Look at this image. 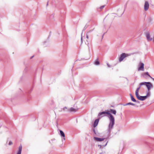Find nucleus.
<instances>
[{
	"label": "nucleus",
	"instance_id": "obj_12",
	"mask_svg": "<svg viewBox=\"0 0 154 154\" xmlns=\"http://www.w3.org/2000/svg\"><path fill=\"white\" fill-rule=\"evenodd\" d=\"M143 85H144V84L143 83V82L140 83V84H139V87L136 90L135 92L138 93L139 90L140 89V88L141 86Z\"/></svg>",
	"mask_w": 154,
	"mask_h": 154
},
{
	"label": "nucleus",
	"instance_id": "obj_39",
	"mask_svg": "<svg viewBox=\"0 0 154 154\" xmlns=\"http://www.w3.org/2000/svg\"><path fill=\"white\" fill-rule=\"evenodd\" d=\"M125 7H126V5H125Z\"/></svg>",
	"mask_w": 154,
	"mask_h": 154
},
{
	"label": "nucleus",
	"instance_id": "obj_32",
	"mask_svg": "<svg viewBox=\"0 0 154 154\" xmlns=\"http://www.w3.org/2000/svg\"><path fill=\"white\" fill-rule=\"evenodd\" d=\"M153 41L154 42V36L153 37Z\"/></svg>",
	"mask_w": 154,
	"mask_h": 154
},
{
	"label": "nucleus",
	"instance_id": "obj_18",
	"mask_svg": "<svg viewBox=\"0 0 154 154\" xmlns=\"http://www.w3.org/2000/svg\"><path fill=\"white\" fill-rule=\"evenodd\" d=\"M144 75H147L149 77H150L151 79H152V78L151 77L150 75H149V73L148 72H146L144 73Z\"/></svg>",
	"mask_w": 154,
	"mask_h": 154
},
{
	"label": "nucleus",
	"instance_id": "obj_11",
	"mask_svg": "<svg viewBox=\"0 0 154 154\" xmlns=\"http://www.w3.org/2000/svg\"><path fill=\"white\" fill-rule=\"evenodd\" d=\"M94 139H95L96 140L98 141H101L103 140L104 139H105L104 138H98L97 137H94Z\"/></svg>",
	"mask_w": 154,
	"mask_h": 154
},
{
	"label": "nucleus",
	"instance_id": "obj_37",
	"mask_svg": "<svg viewBox=\"0 0 154 154\" xmlns=\"http://www.w3.org/2000/svg\"><path fill=\"white\" fill-rule=\"evenodd\" d=\"M152 79L154 81V78H152Z\"/></svg>",
	"mask_w": 154,
	"mask_h": 154
},
{
	"label": "nucleus",
	"instance_id": "obj_2",
	"mask_svg": "<svg viewBox=\"0 0 154 154\" xmlns=\"http://www.w3.org/2000/svg\"><path fill=\"white\" fill-rule=\"evenodd\" d=\"M143 83L144 85H145L147 87L148 91H150L151 88L153 87L152 84L150 82H143Z\"/></svg>",
	"mask_w": 154,
	"mask_h": 154
},
{
	"label": "nucleus",
	"instance_id": "obj_31",
	"mask_svg": "<svg viewBox=\"0 0 154 154\" xmlns=\"http://www.w3.org/2000/svg\"><path fill=\"white\" fill-rule=\"evenodd\" d=\"M99 154H104V153L102 152V153H100Z\"/></svg>",
	"mask_w": 154,
	"mask_h": 154
},
{
	"label": "nucleus",
	"instance_id": "obj_25",
	"mask_svg": "<svg viewBox=\"0 0 154 154\" xmlns=\"http://www.w3.org/2000/svg\"><path fill=\"white\" fill-rule=\"evenodd\" d=\"M12 142L11 141H10L9 142V145H12Z\"/></svg>",
	"mask_w": 154,
	"mask_h": 154
},
{
	"label": "nucleus",
	"instance_id": "obj_21",
	"mask_svg": "<svg viewBox=\"0 0 154 154\" xmlns=\"http://www.w3.org/2000/svg\"><path fill=\"white\" fill-rule=\"evenodd\" d=\"M150 95V92H149V91H148V92L147 93L146 96H147V97H148Z\"/></svg>",
	"mask_w": 154,
	"mask_h": 154
},
{
	"label": "nucleus",
	"instance_id": "obj_7",
	"mask_svg": "<svg viewBox=\"0 0 154 154\" xmlns=\"http://www.w3.org/2000/svg\"><path fill=\"white\" fill-rule=\"evenodd\" d=\"M78 110V109H75L73 107H71L70 109H68L67 111L69 112H76Z\"/></svg>",
	"mask_w": 154,
	"mask_h": 154
},
{
	"label": "nucleus",
	"instance_id": "obj_9",
	"mask_svg": "<svg viewBox=\"0 0 154 154\" xmlns=\"http://www.w3.org/2000/svg\"><path fill=\"white\" fill-rule=\"evenodd\" d=\"M22 146L21 145H20L19 146L18 150L17 152V154H21L22 149Z\"/></svg>",
	"mask_w": 154,
	"mask_h": 154
},
{
	"label": "nucleus",
	"instance_id": "obj_35",
	"mask_svg": "<svg viewBox=\"0 0 154 154\" xmlns=\"http://www.w3.org/2000/svg\"><path fill=\"white\" fill-rule=\"evenodd\" d=\"M86 29V28H85V27L84 28V29Z\"/></svg>",
	"mask_w": 154,
	"mask_h": 154
},
{
	"label": "nucleus",
	"instance_id": "obj_28",
	"mask_svg": "<svg viewBox=\"0 0 154 154\" xmlns=\"http://www.w3.org/2000/svg\"><path fill=\"white\" fill-rule=\"evenodd\" d=\"M135 102H136L137 103H140V102L138 101V100H136V101H135Z\"/></svg>",
	"mask_w": 154,
	"mask_h": 154
},
{
	"label": "nucleus",
	"instance_id": "obj_24",
	"mask_svg": "<svg viewBox=\"0 0 154 154\" xmlns=\"http://www.w3.org/2000/svg\"><path fill=\"white\" fill-rule=\"evenodd\" d=\"M105 7L104 5H103L100 7V8L101 9H103Z\"/></svg>",
	"mask_w": 154,
	"mask_h": 154
},
{
	"label": "nucleus",
	"instance_id": "obj_30",
	"mask_svg": "<svg viewBox=\"0 0 154 154\" xmlns=\"http://www.w3.org/2000/svg\"><path fill=\"white\" fill-rule=\"evenodd\" d=\"M33 57H34V56H32L31 57L30 59H32Z\"/></svg>",
	"mask_w": 154,
	"mask_h": 154
},
{
	"label": "nucleus",
	"instance_id": "obj_8",
	"mask_svg": "<svg viewBox=\"0 0 154 154\" xmlns=\"http://www.w3.org/2000/svg\"><path fill=\"white\" fill-rule=\"evenodd\" d=\"M146 39L148 41H151L152 40V38H151L149 33H147L146 34Z\"/></svg>",
	"mask_w": 154,
	"mask_h": 154
},
{
	"label": "nucleus",
	"instance_id": "obj_20",
	"mask_svg": "<svg viewBox=\"0 0 154 154\" xmlns=\"http://www.w3.org/2000/svg\"><path fill=\"white\" fill-rule=\"evenodd\" d=\"M92 130L93 131L95 134H97V131H96L94 128H93L92 129Z\"/></svg>",
	"mask_w": 154,
	"mask_h": 154
},
{
	"label": "nucleus",
	"instance_id": "obj_36",
	"mask_svg": "<svg viewBox=\"0 0 154 154\" xmlns=\"http://www.w3.org/2000/svg\"><path fill=\"white\" fill-rule=\"evenodd\" d=\"M81 40L82 41V37H81Z\"/></svg>",
	"mask_w": 154,
	"mask_h": 154
},
{
	"label": "nucleus",
	"instance_id": "obj_27",
	"mask_svg": "<svg viewBox=\"0 0 154 154\" xmlns=\"http://www.w3.org/2000/svg\"><path fill=\"white\" fill-rule=\"evenodd\" d=\"M67 109V108L66 107H65L63 108V110H65V109Z\"/></svg>",
	"mask_w": 154,
	"mask_h": 154
},
{
	"label": "nucleus",
	"instance_id": "obj_13",
	"mask_svg": "<svg viewBox=\"0 0 154 154\" xmlns=\"http://www.w3.org/2000/svg\"><path fill=\"white\" fill-rule=\"evenodd\" d=\"M109 112H110L113 114L116 115V110L113 109H110L109 111Z\"/></svg>",
	"mask_w": 154,
	"mask_h": 154
},
{
	"label": "nucleus",
	"instance_id": "obj_14",
	"mask_svg": "<svg viewBox=\"0 0 154 154\" xmlns=\"http://www.w3.org/2000/svg\"><path fill=\"white\" fill-rule=\"evenodd\" d=\"M130 96L131 97V100L133 102L136 101V100L135 99L134 97L131 94H130Z\"/></svg>",
	"mask_w": 154,
	"mask_h": 154
},
{
	"label": "nucleus",
	"instance_id": "obj_15",
	"mask_svg": "<svg viewBox=\"0 0 154 154\" xmlns=\"http://www.w3.org/2000/svg\"><path fill=\"white\" fill-rule=\"evenodd\" d=\"M94 64L96 65H99L100 64V62L98 61V59L97 58L94 62Z\"/></svg>",
	"mask_w": 154,
	"mask_h": 154
},
{
	"label": "nucleus",
	"instance_id": "obj_6",
	"mask_svg": "<svg viewBox=\"0 0 154 154\" xmlns=\"http://www.w3.org/2000/svg\"><path fill=\"white\" fill-rule=\"evenodd\" d=\"M149 4L147 1L145 2L144 4V10L145 11H147L149 8Z\"/></svg>",
	"mask_w": 154,
	"mask_h": 154
},
{
	"label": "nucleus",
	"instance_id": "obj_3",
	"mask_svg": "<svg viewBox=\"0 0 154 154\" xmlns=\"http://www.w3.org/2000/svg\"><path fill=\"white\" fill-rule=\"evenodd\" d=\"M131 55V54H126L125 53H122L120 55V57L119 59V62H121L123 59L125 57L130 56Z\"/></svg>",
	"mask_w": 154,
	"mask_h": 154
},
{
	"label": "nucleus",
	"instance_id": "obj_5",
	"mask_svg": "<svg viewBox=\"0 0 154 154\" xmlns=\"http://www.w3.org/2000/svg\"><path fill=\"white\" fill-rule=\"evenodd\" d=\"M60 135L62 138V141L63 142V140H65V134L63 131L61 130H60Z\"/></svg>",
	"mask_w": 154,
	"mask_h": 154
},
{
	"label": "nucleus",
	"instance_id": "obj_23",
	"mask_svg": "<svg viewBox=\"0 0 154 154\" xmlns=\"http://www.w3.org/2000/svg\"><path fill=\"white\" fill-rule=\"evenodd\" d=\"M106 64H107V65L108 66V67L110 68L111 67V66L109 64V63H106Z\"/></svg>",
	"mask_w": 154,
	"mask_h": 154
},
{
	"label": "nucleus",
	"instance_id": "obj_34",
	"mask_svg": "<svg viewBox=\"0 0 154 154\" xmlns=\"http://www.w3.org/2000/svg\"><path fill=\"white\" fill-rule=\"evenodd\" d=\"M51 16H52V17H53L54 16V15H52Z\"/></svg>",
	"mask_w": 154,
	"mask_h": 154
},
{
	"label": "nucleus",
	"instance_id": "obj_22",
	"mask_svg": "<svg viewBox=\"0 0 154 154\" xmlns=\"http://www.w3.org/2000/svg\"><path fill=\"white\" fill-rule=\"evenodd\" d=\"M147 96L146 95L145 96H143V100H145L147 98Z\"/></svg>",
	"mask_w": 154,
	"mask_h": 154
},
{
	"label": "nucleus",
	"instance_id": "obj_38",
	"mask_svg": "<svg viewBox=\"0 0 154 154\" xmlns=\"http://www.w3.org/2000/svg\"><path fill=\"white\" fill-rule=\"evenodd\" d=\"M107 144V142L106 143V144L105 145V146H106Z\"/></svg>",
	"mask_w": 154,
	"mask_h": 154
},
{
	"label": "nucleus",
	"instance_id": "obj_4",
	"mask_svg": "<svg viewBox=\"0 0 154 154\" xmlns=\"http://www.w3.org/2000/svg\"><path fill=\"white\" fill-rule=\"evenodd\" d=\"M144 64L143 63H140L138 65V70L139 71L141 70L143 71L144 70Z\"/></svg>",
	"mask_w": 154,
	"mask_h": 154
},
{
	"label": "nucleus",
	"instance_id": "obj_19",
	"mask_svg": "<svg viewBox=\"0 0 154 154\" xmlns=\"http://www.w3.org/2000/svg\"><path fill=\"white\" fill-rule=\"evenodd\" d=\"M139 100H142V101H143V96H140V98L139 99Z\"/></svg>",
	"mask_w": 154,
	"mask_h": 154
},
{
	"label": "nucleus",
	"instance_id": "obj_29",
	"mask_svg": "<svg viewBox=\"0 0 154 154\" xmlns=\"http://www.w3.org/2000/svg\"><path fill=\"white\" fill-rule=\"evenodd\" d=\"M93 29H92V30H90L89 31H88V33H89V32H91L92 31H93Z\"/></svg>",
	"mask_w": 154,
	"mask_h": 154
},
{
	"label": "nucleus",
	"instance_id": "obj_16",
	"mask_svg": "<svg viewBox=\"0 0 154 154\" xmlns=\"http://www.w3.org/2000/svg\"><path fill=\"white\" fill-rule=\"evenodd\" d=\"M135 105V104H134L133 103L130 102V103H127L126 104H124L123 105L124 106H126V105H129L134 106V105Z\"/></svg>",
	"mask_w": 154,
	"mask_h": 154
},
{
	"label": "nucleus",
	"instance_id": "obj_33",
	"mask_svg": "<svg viewBox=\"0 0 154 154\" xmlns=\"http://www.w3.org/2000/svg\"><path fill=\"white\" fill-rule=\"evenodd\" d=\"M48 5V2L47 3V5Z\"/></svg>",
	"mask_w": 154,
	"mask_h": 154
},
{
	"label": "nucleus",
	"instance_id": "obj_1",
	"mask_svg": "<svg viewBox=\"0 0 154 154\" xmlns=\"http://www.w3.org/2000/svg\"><path fill=\"white\" fill-rule=\"evenodd\" d=\"M98 116L100 118L105 116H107L109 118L110 122L108 128V132L109 134H110L112 129L113 128L115 124L114 117L111 113L108 111H103L100 112L98 114Z\"/></svg>",
	"mask_w": 154,
	"mask_h": 154
},
{
	"label": "nucleus",
	"instance_id": "obj_17",
	"mask_svg": "<svg viewBox=\"0 0 154 154\" xmlns=\"http://www.w3.org/2000/svg\"><path fill=\"white\" fill-rule=\"evenodd\" d=\"M135 95L137 98L139 100V99L140 98V96L139 95L138 93L135 92Z\"/></svg>",
	"mask_w": 154,
	"mask_h": 154
},
{
	"label": "nucleus",
	"instance_id": "obj_26",
	"mask_svg": "<svg viewBox=\"0 0 154 154\" xmlns=\"http://www.w3.org/2000/svg\"><path fill=\"white\" fill-rule=\"evenodd\" d=\"M86 37L88 39V35L87 34H86Z\"/></svg>",
	"mask_w": 154,
	"mask_h": 154
},
{
	"label": "nucleus",
	"instance_id": "obj_10",
	"mask_svg": "<svg viewBox=\"0 0 154 154\" xmlns=\"http://www.w3.org/2000/svg\"><path fill=\"white\" fill-rule=\"evenodd\" d=\"M99 121V120L98 119L95 120L93 125V126L94 127H95L97 125Z\"/></svg>",
	"mask_w": 154,
	"mask_h": 154
}]
</instances>
